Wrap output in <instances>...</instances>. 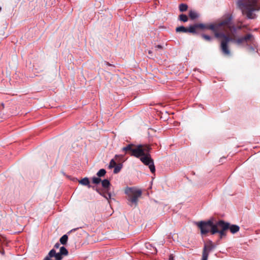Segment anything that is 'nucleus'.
<instances>
[{
  "instance_id": "nucleus-43",
  "label": "nucleus",
  "mask_w": 260,
  "mask_h": 260,
  "mask_svg": "<svg viewBox=\"0 0 260 260\" xmlns=\"http://www.w3.org/2000/svg\"><path fill=\"white\" fill-rule=\"evenodd\" d=\"M2 106H3L4 107V104L3 103L2 104Z\"/></svg>"
},
{
  "instance_id": "nucleus-20",
  "label": "nucleus",
  "mask_w": 260,
  "mask_h": 260,
  "mask_svg": "<svg viewBox=\"0 0 260 260\" xmlns=\"http://www.w3.org/2000/svg\"><path fill=\"white\" fill-rule=\"evenodd\" d=\"M134 146V145L133 144H128L125 147H124L122 148V151H125V152L130 151L131 153L132 150L133 149V148L132 147Z\"/></svg>"
},
{
  "instance_id": "nucleus-41",
  "label": "nucleus",
  "mask_w": 260,
  "mask_h": 260,
  "mask_svg": "<svg viewBox=\"0 0 260 260\" xmlns=\"http://www.w3.org/2000/svg\"><path fill=\"white\" fill-rule=\"evenodd\" d=\"M143 244H149V242H148L147 241H145V242H144Z\"/></svg>"
},
{
  "instance_id": "nucleus-33",
  "label": "nucleus",
  "mask_w": 260,
  "mask_h": 260,
  "mask_svg": "<svg viewBox=\"0 0 260 260\" xmlns=\"http://www.w3.org/2000/svg\"><path fill=\"white\" fill-rule=\"evenodd\" d=\"M105 64L108 66H112V67H114L113 65H112V64L110 63L109 62H107V61H105Z\"/></svg>"
},
{
  "instance_id": "nucleus-4",
  "label": "nucleus",
  "mask_w": 260,
  "mask_h": 260,
  "mask_svg": "<svg viewBox=\"0 0 260 260\" xmlns=\"http://www.w3.org/2000/svg\"><path fill=\"white\" fill-rule=\"evenodd\" d=\"M125 193L128 196L129 205L131 207H136L138 204V198L142 194L141 190L133 187H127L125 190Z\"/></svg>"
},
{
  "instance_id": "nucleus-12",
  "label": "nucleus",
  "mask_w": 260,
  "mask_h": 260,
  "mask_svg": "<svg viewBox=\"0 0 260 260\" xmlns=\"http://www.w3.org/2000/svg\"><path fill=\"white\" fill-rule=\"evenodd\" d=\"M93 189L95 190L98 193H99L101 196H103L107 200H109L111 199L112 193L110 191L107 190L101 191L100 189L95 186H92Z\"/></svg>"
},
{
  "instance_id": "nucleus-40",
  "label": "nucleus",
  "mask_w": 260,
  "mask_h": 260,
  "mask_svg": "<svg viewBox=\"0 0 260 260\" xmlns=\"http://www.w3.org/2000/svg\"><path fill=\"white\" fill-rule=\"evenodd\" d=\"M119 156V155H115V159H117V157H118Z\"/></svg>"
},
{
  "instance_id": "nucleus-5",
  "label": "nucleus",
  "mask_w": 260,
  "mask_h": 260,
  "mask_svg": "<svg viewBox=\"0 0 260 260\" xmlns=\"http://www.w3.org/2000/svg\"><path fill=\"white\" fill-rule=\"evenodd\" d=\"M233 19V16L230 14L225 16L224 20L217 24H210L207 25V29L212 30L214 32L216 31L223 30L224 26L230 24Z\"/></svg>"
},
{
  "instance_id": "nucleus-36",
  "label": "nucleus",
  "mask_w": 260,
  "mask_h": 260,
  "mask_svg": "<svg viewBox=\"0 0 260 260\" xmlns=\"http://www.w3.org/2000/svg\"><path fill=\"white\" fill-rule=\"evenodd\" d=\"M249 48H250V49L251 51H254V48L253 47L250 46Z\"/></svg>"
},
{
  "instance_id": "nucleus-6",
  "label": "nucleus",
  "mask_w": 260,
  "mask_h": 260,
  "mask_svg": "<svg viewBox=\"0 0 260 260\" xmlns=\"http://www.w3.org/2000/svg\"><path fill=\"white\" fill-rule=\"evenodd\" d=\"M86 234V233L81 228L74 229L68 232L67 234L63 235L60 238L59 241L60 244H66L68 239V235L72 236L73 238H74V236L79 238L80 236Z\"/></svg>"
},
{
  "instance_id": "nucleus-7",
  "label": "nucleus",
  "mask_w": 260,
  "mask_h": 260,
  "mask_svg": "<svg viewBox=\"0 0 260 260\" xmlns=\"http://www.w3.org/2000/svg\"><path fill=\"white\" fill-rule=\"evenodd\" d=\"M140 160L146 166H148L151 173H153L155 171V167L154 164L153 160L151 158L150 154H145L143 157H141Z\"/></svg>"
},
{
  "instance_id": "nucleus-26",
  "label": "nucleus",
  "mask_w": 260,
  "mask_h": 260,
  "mask_svg": "<svg viewBox=\"0 0 260 260\" xmlns=\"http://www.w3.org/2000/svg\"><path fill=\"white\" fill-rule=\"evenodd\" d=\"M106 173V171L104 169H101L98 172L96 175L98 177H101L104 176Z\"/></svg>"
},
{
  "instance_id": "nucleus-18",
  "label": "nucleus",
  "mask_w": 260,
  "mask_h": 260,
  "mask_svg": "<svg viewBox=\"0 0 260 260\" xmlns=\"http://www.w3.org/2000/svg\"><path fill=\"white\" fill-rule=\"evenodd\" d=\"M189 16L190 18V19L193 20L198 18L199 15L195 11L190 10L189 12Z\"/></svg>"
},
{
  "instance_id": "nucleus-28",
  "label": "nucleus",
  "mask_w": 260,
  "mask_h": 260,
  "mask_svg": "<svg viewBox=\"0 0 260 260\" xmlns=\"http://www.w3.org/2000/svg\"><path fill=\"white\" fill-rule=\"evenodd\" d=\"M92 180L93 183L95 184H98L102 181L101 179L99 177H93L92 178Z\"/></svg>"
},
{
  "instance_id": "nucleus-34",
  "label": "nucleus",
  "mask_w": 260,
  "mask_h": 260,
  "mask_svg": "<svg viewBox=\"0 0 260 260\" xmlns=\"http://www.w3.org/2000/svg\"><path fill=\"white\" fill-rule=\"evenodd\" d=\"M169 260H174L173 254H170L169 256Z\"/></svg>"
},
{
  "instance_id": "nucleus-19",
  "label": "nucleus",
  "mask_w": 260,
  "mask_h": 260,
  "mask_svg": "<svg viewBox=\"0 0 260 260\" xmlns=\"http://www.w3.org/2000/svg\"><path fill=\"white\" fill-rule=\"evenodd\" d=\"M196 28H197V24L190 25L188 28H187V32L192 34L196 33Z\"/></svg>"
},
{
  "instance_id": "nucleus-24",
  "label": "nucleus",
  "mask_w": 260,
  "mask_h": 260,
  "mask_svg": "<svg viewBox=\"0 0 260 260\" xmlns=\"http://www.w3.org/2000/svg\"><path fill=\"white\" fill-rule=\"evenodd\" d=\"M230 23H231V22ZM230 24H228V25H225L224 26V27H228L230 28V30L232 34H236L237 30V28L236 26H235L234 25L230 26Z\"/></svg>"
},
{
  "instance_id": "nucleus-45",
  "label": "nucleus",
  "mask_w": 260,
  "mask_h": 260,
  "mask_svg": "<svg viewBox=\"0 0 260 260\" xmlns=\"http://www.w3.org/2000/svg\"><path fill=\"white\" fill-rule=\"evenodd\" d=\"M169 242H170V243H172V241L170 240V241H169Z\"/></svg>"
},
{
  "instance_id": "nucleus-44",
  "label": "nucleus",
  "mask_w": 260,
  "mask_h": 260,
  "mask_svg": "<svg viewBox=\"0 0 260 260\" xmlns=\"http://www.w3.org/2000/svg\"><path fill=\"white\" fill-rule=\"evenodd\" d=\"M55 244H58V241H57V242H56V243H55Z\"/></svg>"
},
{
  "instance_id": "nucleus-1",
  "label": "nucleus",
  "mask_w": 260,
  "mask_h": 260,
  "mask_svg": "<svg viewBox=\"0 0 260 260\" xmlns=\"http://www.w3.org/2000/svg\"><path fill=\"white\" fill-rule=\"evenodd\" d=\"M237 4L248 19H255L257 15L255 13L260 11L259 0H238Z\"/></svg>"
},
{
  "instance_id": "nucleus-15",
  "label": "nucleus",
  "mask_w": 260,
  "mask_h": 260,
  "mask_svg": "<svg viewBox=\"0 0 260 260\" xmlns=\"http://www.w3.org/2000/svg\"><path fill=\"white\" fill-rule=\"evenodd\" d=\"M79 182L80 184L83 185L87 186L88 188L91 187V185H90L89 179L87 177H85L81 179L79 181Z\"/></svg>"
},
{
  "instance_id": "nucleus-10",
  "label": "nucleus",
  "mask_w": 260,
  "mask_h": 260,
  "mask_svg": "<svg viewBox=\"0 0 260 260\" xmlns=\"http://www.w3.org/2000/svg\"><path fill=\"white\" fill-rule=\"evenodd\" d=\"M253 36L251 34H248L244 37H241L236 40L233 39V42L238 45H241L244 42H252L253 40Z\"/></svg>"
},
{
  "instance_id": "nucleus-14",
  "label": "nucleus",
  "mask_w": 260,
  "mask_h": 260,
  "mask_svg": "<svg viewBox=\"0 0 260 260\" xmlns=\"http://www.w3.org/2000/svg\"><path fill=\"white\" fill-rule=\"evenodd\" d=\"M102 187L104 188L105 190H108L110 191V186L111 183L109 180L105 179L101 181Z\"/></svg>"
},
{
  "instance_id": "nucleus-42",
  "label": "nucleus",
  "mask_w": 260,
  "mask_h": 260,
  "mask_svg": "<svg viewBox=\"0 0 260 260\" xmlns=\"http://www.w3.org/2000/svg\"><path fill=\"white\" fill-rule=\"evenodd\" d=\"M148 53H149V54H151V53H152V51H151V50H149V51H148Z\"/></svg>"
},
{
  "instance_id": "nucleus-27",
  "label": "nucleus",
  "mask_w": 260,
  "mask_h": 260,
  "mask_svg": "<svg viewBox=\"0 0 260 260\" xmlns=\"http://www.w3.org/2000/svg\"><path fill=\"white\" fill-rule=\"evenodd\" d=\"M202 37L206 41L211 42L213 40V38L206 34H202Z\"/></svg>"
},
{
  "instance_id": "nucleus-21",
  "label": "nucleus",
  "mask_w": 260,
  "mask_h": 260,
  "mask_svg": "<svg viewBox=\"0 0 260 260\" xmlns=\"http://www.w3.org/2000/svg\"><path fill=\"white\" fill-rule=\"evenodd\" d=\"M151 149V147H150V146L147 145H143L142 150H143L144 153L145 154H150L149 152Z\"/></svg>"
},
{
  "instance_id": "nucleus-13",
  "label": "nucleus",
  "mask_w": 260,
  "mask_h": 260,
  "mask_svg": "<svg viewBox=\"0 0 260 260\" xmlns=\"http://www.w3.org/2000/svg\"><path fill=\"white\" fill-rule=\"evenodd\" d=\"M215 248V245H205L202 253V258L204 256H206L207 260L208 258L209 252Z\"/></svg>"
},
{
  "instance_id": "nucleus-11",
  "label": "nucleus",
  "mask_w": 260,
  "mask_h": 260,
  "mask_svg": "<svg viewBox=\"0 0 260 260\" xmlns=\"http://www.w3.org/2000/svg\"><path fill=\"white\" fill-rule=\"evenodd\" d=\"M230 41L233 42V39L230 38L227 40H223L221 42V48L223 54L226 55L230 54V50L228 48V43Z\"/></svg>"
},
{
  "instance_id": "nucleus-37",
  "label": "nucleus",
  "mask_w": 260,
  "mask_h": 260,
  "mask_svg": "<svg viewBox=\"0 0 260 260\" xmlns=\"http://www.w3.org/2000/svg\"><path fill=\"white\" fill-rule=\"evenodd\" d=\"M237 28V30H240V29H241L242 28V26H238L237 27H236Z\"/></svg>"
},
{
  "instance_id": "nucleus-38",
  "label": "nucleus",
  "mask_w": 260,
  "mask_h": 260,
  "mask_svg": "<svg viewBox=\"0 0 260 260\" xmlns=\"http://www.w3.org/2000/svg\"><path fill=\"white\" fill-rule=\"evenodd\" d=\"M202 260H207L206 256H204V258H202Z\"/></svg>"
},
{
  "instance_id": "nucleus-46",
  "label": "nucleus",
  "mask_w": 260,
  "mask_h": 260,
  "mask_svg": "<svg viewBox=\"0 0 260 260\" xmlns=\"http://www.w3.org/2000/svg\"><path fill=\"white\" fill-rule=\"evenodd\" d=\"M1 10H2V8H1V7H0V11H1Z\"/></svg>"
},
{
  "instance_id": "nucleus-3",
  "label": "nucleus",
  "mask_w": 260,
  "mask_h": 260,
  "mask_svg": "<svg viewBox=\"0 0 260 260\" xmlns=\"http://www.w3.org/2000/svg\"><path fill=\"white\" fill-rule=\"evenodd\" d=\"M218 225H219V239H225L226 237V230H230L231 233L233 234H236L239 231L240 227L236 224H231L228 222L223 220H218Z\"/></svg>"
},
{
  "instance_id": "nucleus-25",
  "label": "nucleus",
  "mask_w": 260,
  "mask_h": 260,
  "mask_svg": "<svg viewBox=\"0 0 260 260\" xmlns=\"http://www.w3.org/2000/svg\"><path fill=\"white\" fill-rule=\"evenodd\" d=\"M176 32H187V28L185 27L184 26H180L177 27L176 28Z\"/></svg>"
},
{
  "instance_id": "nucleus-39",
  "label": "nucleus",
  "mask_w": 260,
  "mask_h": 260,
  "mask_svg": "<svg viewBox=\"0 0 260 260\" xmlns=\"http://www.w3.org/2000/svg\"><path fill=\"white\" fill-rule=\"evenodd\" d=\"M59 245H55V248H59Z\"/></svg>"
},
{
  "instance_id": "nucleus-30",
  "label": "nucleus",
  "mask_w": 260,
  "mask_h": 260,
  "mask_svg": "<svg viewBox=\"0 0 260 260\" xmlns=\"http://www.w3.org/2000/svg\"><path fill=\"white\" fill-rule=\"evenodd\" d=\"M116 165V162L115 159H112L110 161L108 167L110 169H111L114 168Z\"/></svg>"
},
{
  "instance_id": "nucleus-31",
  "label": "nucleus",
  "mask_w": 260,
  "mask_h": 260,
  "mask_svg": "<svg viewBox=\"0 0 260 260\" xmlns=\"http://www.w3.org/2000/svg\"><path fill=\"white\" fill-rule=\"evenodd\" d=\"M197 24V28H200L202 29H204V28L207 29V25H205L203 23H199V24Z\"/></svg>"
},
{
  "instance_id": "nucleus-17",
  "label": "nucleus",
  "mask_w": 260,
  "mask_h": 260,
  "mask_svg": "<svg viewBox=\"0 0 260 260\" xmlns=\"http://www.w3.org/2000/svg\"><path fill=\"white\" fill-rule=\"evenodd\" d=\"M146 248L149 250V251H147L151 254H155L157 252V250L156 247H154L153 245H145Z\"/></svg>"
},
{
  "instance_id": "nucleus-22",
  "label": "nucleus",
  "mask_w": 260,
  "mask_h": 260,
  "mask_svg": "<svg viewBox=\"0 0 260 260\" xmlns=\"http://www.w3.org/2000/svg\"><path fill=\"white\" fill-rule=\"evenodd\" d=\"M114 168V169L113 171V173L114 174H117V173H119L121 169H122V164H119L118 165H116Z\"/></svg>"
},
{
  "instance_id": "nucleus-8",
  "label": "nucleus",
  "mask_w": 260,
  "mask_h": 260,
  "mask_svg": "<svg viewBox=\"0 0 260 260\" xmlns=\"http://www.w3.org/2000/svg\"><path fill=\"white\" fill-rule=\"evenodd\" d=\"M49 256L51 257H55L56 260H61L62 255H67L68 251L64 247H61L59 249V252H56L55 249H52L49 252Z\"/></svg>"
},
{
  "instance_id": "nucleus-35",
  "label": "nucleus",
  "mask_w": 260,
  "mask_h": 260,
  "mask_svg": "<svg viewBox=\"0 0 260 260\" xmlns=\"http://www.w3.org/2000/svg\"><path fill=\"white\" fill-rule=\"evenodd\" d=\"M155 48H157L158 49H162V47L161 45H158L155 46Z\"/></svg>"
},
{
  "instance_id": "nucleus-32",
  "label": "nucleus",
  "mask_w": 260,
  "mask_h": 260,
  "mask_svg": "<svg viewBox=\"0 0 260 260\" xmlns=\"http://www.w3.org/2000/svg\"><path fill=\"white\" fill-rule=\"evenodd\" d=\"M51 258V257L49 256V254L48 253V255H47L43 260H52Z\"/></svg>"
},
{
  "instance_id": "nucleus-16",
  "label": "nucleus",
  "mask_w": 260,
  "mask_h": 260,
  "mask_svg": "<svg viewBox=\"0 0 260 260\" xmlns=\"http://www.w3.org/2000/svg\"><path fill=\"white\" fill-rule=\"evenodd\" d=\"M215 37L217 38H223V40L229 39L231 38L226 35H225L223 32H218V31H216L214 32Z\"/></svg>"
},
{
  "instance_id": "nucleus-2",
  "label": "nucleus",
  "mask_w": 260,
  "mask_h": 260,
  "mask_svg": "<svg viewBox=\"0 0 260 260\" xmlns=\"http://www.w3.org/2000/svg\"><path fill=\"white\" fill-rule=\"evenodd\" d=\"M218 221L214 223L212 219L207 221H201L196 222V225L200 229L202 235H205L210 232L211 235L218 233L219 235V225Z\"/></svg>"
},
{
  "instance_id": "nucleus-29",
  "label": "nucleus",
  "mask_w": 260,
  "mask_h": 260,
  "mask_svg": "<svg viewBox=\"0 0 260 260\" xmlns=\"http://www.w3.org/2000/svg\"><path fill=\"white\" fill-rule=\"evenodd\" d=\"M179 19H180V20H181L184 22H185L187 21L188 18L186 15L182 14L179 15Z\"/></svg>"
},
{
  "instance_id": "nucleus-9",
  "label": "nucleus",
  "mask_w": 260,
  "mask_h": 260,
  "mask_svg": "<svg viewBox=\"0 0 260 260\" xmlns=\"http://www.w3.org/2000/svg\"><path fill=\"white\" fill-rule=\"evenodd\" d=\"M142 147L143 145L142 144L137 145L135 148H133V149L132 150L131 155L134 156L140 159L141 157H143L145 155L142 150Z\"/></svg>"
},
{
  "instance_id": "nucleus-23",
  "label": "nucleus",
  "mask_w": 260,
  "mask_h": 260,
  "mask_svg": "<svg viewBox=\"0 0 260 260\" xmlns=\"http://www.w3.org/2000/svg\"><path fill=\"white\" fill-rule=\"evenodd\" d=\"M188 6L185 4H181L179 6V9L180 12H184L187 10Z\"/></svg>"
}]
</instances>
